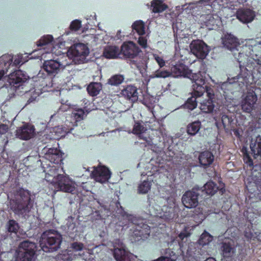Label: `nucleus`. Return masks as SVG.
<instances>
[{
	"mask_svg": "<svg viewBox=\"0 0 261 261\" xmlns=\"http://www.w3.org/2000/svg\"><path fill=\"white\" fill-rule=\"evenodd\" d=\"M63 153L58 149L50 148L45 152L41 166L45 173V178L50 181L56 191L71 193L75 190L69 177L59 174L63 170Z\"/></svg>",
	"mask_w": 261,
	"mask_h": 261,
	"instance_id": "1",
	"label": "nucleus"
},
{
	"mask_svg": "<svg viewBox=\"0 0 261 261\" xmlns=\"http://www.w3.org/2000/svg\"><path fill=\"white\" fill-rule=\"evenodd\" d=\"M33 204L31 192L20 188L16 190L14 198L10 201V208L15 214L24 217L30 213Z\"/></svg>",
	"mask_w": 261,
	"mask_h": 261,
	"instance_id": "2",
	"label": "nucleus"
},
{
	"mask_svg": "<svg viewBox=\"0 0 261 261\" xmlns=\"http://www.w3.org/2000/svg\"><path fill=\"white\" fill-rule=\"evenodd\" d=\"M207 71L206 64L203 62L200 63L199 70L197 73H193L192 70H190L188 66L182 63L178 62L171 67V73L175 77L184 76L190 79L192 83H195L196 81L194 79L198 80L199 79L205 80V74Z\"/></svg>",
	"mask_w": 261,
	"mask_h": 261,
	"instance_id": "3",
	"label": "nucleus"
},
{
	"mask_svg": "<svg viewBox=\"0 0 261 261\" xmlns=\"http://www.w3.org/2000/svg\"><path fill=\"white\" fill-rule=\"evenodd\" d=\"M62 241V236L57 231L49 229L41 234L39 244L41 249L45 252L57 251Z\"/></svg>",
	"mask_w": 261,
	"mask_h": 261,
	"instance_id": "4",
	"label": "nucleus"
},
{
	"mask_svg": "<svg viewBox=\"0 0 261 261\" xmlns=\"http://www.w3.org/2000/svg\"><path fill=\"white\" fill-rule=\"evenodd\" d=\"M141 51L138 46L133 41L123 43L120 48V53L125 59H129V64L132 68L140 70L142 67L141 60L137 59Z\"/></svg>",
	"mask_w": 261,
	"mask_h": 261,
	"instance_id": "5",
	"label": "nucleus"
},
{
	"mask_svg": "<svg viewBox=\"0 0 261 261\" xmlns=\"http://www.w3.org/2000/svg\"><path fill=\"white\" fill-rule=\"evenodd\" d=\"M193 79L195 80L196 82L192 85V96L187 100L184 104V107L190 110H193L196 108L197 106L196 98L201 96L206 90L205 87L204 86L205 84V79H199L198 80L193 77Z\"/></svg>",
	"mask_w": 261,
	"mask_h": 261,
	"instance_id": "6",
	"label": "nucleus"
},
{
	"mask_svg": "<svg viewBox=\"0 0 261 261\" xmlns=\"http://www.w3.org/2000/svg\"><path fill=\"white\" fill-rule=\"evenodd\" d=\"M179 207L176 203L175 200L169 198L167 200V204L164 205L158 216L167 222L175 220L178 217Z\"/></svg>",
	"mask_w": 261,
	"mask_h": 261,
	"instance_id": "7",
	"label": "nucleus"
},
{
	"mask_svg": "<svg viewBox=\"0 0 261 261\" xmlns=\"http://www.w3.org/2000/svg\"><path fill=\"white\" fill-rule=\"evenodd\" d=\"M135 227L132 234V240L134 242L144 241L150 236V226L143 222V220H139L137 223H134Z\"/></svg>",
	"mask_w": 261,
	"mask_h": 261,
	"instance_id": "8",
	"label": "nucleus"
},
{
	"mask_svg": "<svg viewBox=\"0 0 261 261\" xmlns=\"http://www.w3.org/2000/svg\"><path fill=\"white\" fill-rule=\"evenodd\" d=\"M69 55L79 62H83L89 54V49L85 44L79 43L71 46L68 51Z\"/></svg>",
	"mask_w": 261,
	"mask_h": 261,
	"instance_id": "9",
	"label": "nucleus"
},
{
	"mask_svg": "<svg viewBox=\"0 0 261 261\" xmlns=\"http://www.w3.org/2000/svg\"><path fill=\"white\" fill-rule=\"evenodd\" d=\"M29 79L27 76L22 71L17 70L10 73L7 77V82L9 85L13 87V90H16Z\"/></svg>",
	"mask_w": 261,
	"mask_h": 261,
	"instance_id": "10",
	"label": "nucleus"
},
{
	"mask_svg": "<svg viewBox=\"0 0 261 261\" xmlns=\"http://www.w3.org/2000/svg\"><path fill=\"white\" fill-rule=\"evenodd\" d=\"M91 175L96 181L103 184L107 182L110 178L111 172L106 166L99 165L97 167H93Z\"/></svg>",
	"mask_w": 261,
	"mask_h": 261,
	"instance_id": "11",
	"label": "nucleus"
},
{
	"mask_svg": "<svg viewBox=\"0 0 261 261\" xmlns=\"http://www.w3.org/2000/svg\"><path fill=\"white\" fill-rule=\"evenodd\" d=\"M191 52L197 58L203 59L207 55L209 50L207 45L202 40H193L190 44Z\"/></svg>",
	"mask_w": 261,
	"mask_h": 261,
	"instance_id": "12",
	"label": "nucleus"
},
{
	"mask_svg": "<svg viewBox=\"0 0 261 261\" xmlns=\"http://www.w3.org/2000/svg\"><path fill=\"white\" fill-rule=\"evenodd\" d=\"M35 135V128L33 125L24 123L16 130V137L22 140H29Z\"/></svg>",
	"mask_w": 261,
	"mask_h": 261,
	"instance_id": "13",
	"label": "nucleus"
},
{
	"mask_svg": "<svg viewBox=\"0 0 261 261\" xmlns=\"http://www.w3.org/2000/svg\"><path fill=\"white\" fill-rule=\"evenodd\" d=\"M65 66L56 60H48L44 61L43 68L50 76H55Z\"/></svg>",
	"mask_w": 261,
	"mask_h": 261,
	"instance_id": "14",
	"label": "nucleus"
},
{
	"mask_svg": "<svg viewBox=\"0 0 261 261\" xmlns=\"http://www.w3.org/2000/svg\"><path fill=\"white\" fill-rule=\"evenodd\" d=\"M204 86L206 89L205 92H206L208 99H205L201 102L200 109L203 113H211L213 112L215 108L214 101L213 100L215 95L211 87L205 85V84Z\"/></svg>",
	"mask_w": 261,
	"mask_h": 261,
	"instance_id": "15",
	"label": "nucleus"
},
{
	"mask_svg": "<svg viewBox=\"0 0 261 261\" xmlns=\"http://www.w3.org/2000/svg\"><path fill=\"white\" fill-rule=\"evenodd\" d=\"M193 188L191 191L186 192L182 197V202L187 208L195 207L198 204V197L199 194Z\"/></svg>",
	"mask_w": 261,
	"mask_h": 261,
	"instance_id": "16",
	"label": "nucleus"
},
{
	"mask_svg": "<svg viewBox=\"0 0 261 261\" xmlns=\"http://www.w3.org/2000/svg\"><path fill=\"white\" fill-rule=\"evenodd\" d=\"M256 101L257 96L255 92H248L242 101L241 107L243 111L246 113H251L254 109Z\"/></svg>",
	"mask_w": 261,
	"mask_h": 261,
	"instance_id": "17",
	"label": "nucleus"
},
{
	"mask_svg": "<svg viewBox=\"0 0 261 261\" xmlns=\"http://www.w3.org/2000/svg\"><path fill=\"white\" fill-rule=\"evenodd\" d=\"M222 39L224 46L230 50L232 54L235 51H239L242 48L240 46L238 39L232 35L229 34L225 35Z\"/></svg>",
	"mask_w": 261,
	"mask_h": 261,
	"instance_id": "18",
	"label": "nucleus"
},
{
	"mask_svg": "<svg viewBox=\"0 0 261 261\" xmlns=\"http://www.w3.org/2000/svg\"><path fill=\"white\" fill-rule=\"evenodd\" d=\"M214 155L208 150H205L199 153L198 163L199 167L207 169L211 166L214 161Z\"/></svg>",
	"mask_w": 261,
	"mask_h": 261,
	"instance_id": "19",
	"label": "nucleus"
},
{
	"mask_svg": "<svg viewBox=\"0 0 261 261\" xmlns=\"http://www.w3.org/2000/svg\"><path fill=\"white\" fill-rule=\"evenodd\" d=\"M120 94L125 98V99L134 102L137 101L138 99V89L135 86L129 85H127L122 89Z\"/></svg>",
	"mask_w": 261,
	"mask_h": 261,
	"instance_id": "20",
	"label": "nucleus"
},
{
	"mask_svg": "<svg viewBox=\"0 0 261 261\" xmlns=\"http://www.w3.org/2000/svg\"><path fill=\"white\" fill-rule=\"evenodd\" d=\"M37 248L36 243L29 241H24L20 243L18 251L25 253L28 255H30L35 258Z\"/></svg>",
	"mask_w": 261,
	"mask_h": 261,
	"instance_id": "21",
	"label": "nucleus"
},
{
	"mask_svg": "<svg viewBox=\"0 0 261 261\" xmlns=\"http://www.w3.org/2000/svg\"><path fill=\"white\" fill-rule=\"evenodd\" d=\"M34 259V257H32L31 255H28L25 253L18 250L17 251V254L14 260L11 258V254L9 252L3 254L1 257L2 261H33Z\"/></svg>",
	"mask_w": 261,
	"mask_h": 261,
	"instance_id": "22",
	"label": "nucleus"
},
{
	"mask_svg": "<svg viewBox=\"0 0 261 261\" xmlns=\"http://www.w3.org/2000/svg\"><path fill=\"white\" fill-rule=\"evenodd\" d=\"M237 17L241 21L248 23L253 20L254 14L253 11L249 9H239L237 12Z\"/></svg>",
	"mask_w": 261,
	"mask_h": 261,
	"instance_id": "23",
	"label": "nucleus"
},
{
	"mask_svg": "<svg viewBox=\"0 0 261 261\" xmlns=\"http://www.w3.org/2000/svg\"><path fill=\"white\" fill-rule=\"evenodd\" d=\"M114 256L117 261H132V254L124 249L115 248Z\"/></svg>",
	"mask_w": 261,
	"mask_h": 261,
	"instance_id": "24",
	"label": "nucleus"
},
{
	"mask_svg": "<svg viewBox=\"0 0 261 261\" xmlns=\"http://www.w3.org/2000/svg\"><path fill=\"white\" fill-rule=\"evenodd\" d=\"M250 147L254 158L261 155V137L259 135L255 140H251Z\"/></svg>",
	"mask_w": 261,
	"mask_h": 261,
	"instance_id": "25",
	"label": "nucleus"
},
{
	"mask_svg": "<svg viewBox=\"0 0 261 261\" xmlns=\"http://www.w3.org/2000/svg\"><path fill=\"white\" fill-rule=\"evenodd\" d=\"M221 249L224 258L232 256L236 251L233 244L230 242L222 243Z\"/></svg>",
	"mask_w": 261,
	"mask_h": 261,
	"instance_id": "26",
	"label": "nucleus"
},
{
	"mask_svg": "<svg viewBox=\"0 0 261 261\" xmlns=\"http://www.w3.org/2000/svg\"><path fill=\"white\" fill-rule=\"evenodd\" d=\"M120 53V50L116 46H108L103 52V56L107 59H116Z\"/></svg>",
	"mask_w": 261,
	"mask_h": 261,
	"instance_id": "27",
	"label": "nucleus"
},
{
	"mask_svg": "<svg viewBox=\"0 0 261 261\" xmlns=\"http://www.w3.org/2000/svg\"><path fill=\"white\" fill-rule=\"evenodd\" d=\"M147 130L141 122L137 121H135L132 133L138 136L140 139H142L145 141H147V138L143 136L144 133Z\"/></svg>",
	"mask_w": 261,
	"mask_h": 261,
	"instance_id": "28",
	"label": "nucleus"
},
{
	"mask_svg": "<svg viewBox=\"0 0 261 261\" xmlns=\"http://www.w3.org/2000/svg\"><path fill=\"white\" fill-rule=\"evenodd\" d=\"M242 48L240 49L239 51H235L233 53L234 58L237 60L239 64V67L241 70L246 66L247 63L248 57L246 54L241 52Z\"/></svg>",
	"mask_w": 261,
	"mask_h": 261,
	"instance_id": "29",
	"label": "nucleus"
},
{
	"mask_svg": "<svg viewBox=\"0 0 261 261\" xmlns=\"http://www.w3.org/2000/svg\"><path fill=\"white\" fill-rule=\"evenodd\" d=\"M201 127V123L199 120L190 123L187 126V133L190 136H194L199 132Z\"/></svg>",
	"mask_w": 261,
	"mask_h": 261,
	"instance_id": "30",
	"label": "nucleus"
},
{
	"mask_svg": "<svg viewBox=\"0 0 261 261\" xmlns=\"http://www.w3.org/2000/svg\"><path fill=\"white\" fill-rule=\"evenodd\" d=\"M152 12L158 13L163 12L168 8V6L162 0H153L151 2Z\"/></svg>",
	"mask_w": 261,
	"mask_h": 261,
	"instance_id": "31",
	"label": "nucleus"
},
{
	"mask_svg": "<svg viewBox=\"0 0 261 261\" xmlns=\"http://www.w3.org/2000/svg\"><path fill=\"white\" fill-rule=\"evenodd\" d=\"M13 57L11 55L5 54L0 57V68L5 69L8 71L10 66H12Z\"/></svg>",
	"mask_w": 261,
	"mask_h": 261,
	"instance_id": "32",
	"label": "nucleus"
},
{
	"mask_svg": "<svg viewBox=\"0 0 261 261\" xmlns=\"http://www.w3.org/2000/svg\"><path fill=\"white\" fill-rule=\"evenodd\" d=\"M202 192H205L207 195H213L218 190L217 185L212 181L207 182L202 188Z\"/></svg>",
	"mask_w": 261,
	"mask_h": 261,
	"instance_id": "33",
	"label": "nucleus"
},
{
	"mask_svg": "<svg viewBox=\"0 0 261 261\" xmlns=\"http://www.w3.org/2000/svg\"><path fill=\"white\" fill-rule=\"evenodd\" d=\"M102 88L100 83L93 82L90 83L87 87V91L92 96L97 95Z\"/></svg>",
	"mask_w": 261,
	"mask_h": 261,
	"instance_id": "34",
	"label": "nucleus"
},
{
	"mask_svg": "<svg viewBox=\"0 0 261 261\" xmlns=\"http://www.w3.org/2000/svg\"><path fill=\"white\" fill-rule=\"evenodd\" d=\"M213 237L208 232L204 231L200 236L198 243L200 246H204L209 244L213 240Z\"/></svg>",
	"mask_w": 261,
	"mask_h": 261,
	"instance_id": "35",
	"label": "nucleus"
},
{
	"mask_svg": "<svg viewBox=\"0 0 261 261\" xmlns=\"http://www.w3.org/2000/svg\"><path fill=\"white\" fill-rule=\"evenodd\" d=\"M132 29L135 31L139 35L141 36L145 34L144 23L142 20L135 21L132 24Z\"/></svg>",
	"mask_w": 261,
	"mask_h": 261,
	"instance_id": "36",
	"label": "nucleus"
},
{
	"mask_svg": "<svg viewBox=\"0 0 261 261\" xmlns=\"http://www.w3.org/2000/svg\"><path fill=\"white\" fill-rule=\"evenodd\" d=\"M8 232L16 234L19 229L18 223L14 220H9L6 224Z\"/></svg>",
	"mask_w": 261,
	"mask_h": 261,
	"instance_id": "37",
	"label": "nucleus"
},
{
	"mask_svg": "<svg viewBox=\"0 0 261 261\" xmlns=\"http://www.w3.org/2000/svg\"><path fill=\"white\" fill-rule=\"evenodd\" d=\"M124 78L122 75L115 74L111 76L108 81V84L111 86H117L120 85L124 81Z\"/></svg>",
	"mask_w": 261,
	"mask_h": 261,
	"instance_id": "38",
	"label": "nucleus"
},
{
	"mask_svg": "<svg viewBox=\"0 0 261 261\" xmlns=\"http://www.w3.org/2000/svg\"><path fill=\"white\" fill-rule=\"evenodd\" d=\"M233 121V120L231 117L225 114L222 115L221 122L225 129L229 130L231 128V123Z\"/></svg>",
	"mask_w": 261,
	"mask_h": 261,
	"instance_id": "39",
	"label": "nucleus"
},
{
	"mask_svg": "<svg viewBox=\"0 0 261 261\" xmlns=\"http://www.w3.org/2000/svg\"><path fill=\"white\" fill-rule=\"evenodd\" d=\"M151 182L148 180H144L138 187V193L140 194H146L150 190Z\"/></svg>",
	"mask_w": 261,
	"mask_h": 261,
	"instance_id": "40",
	"label": "nucleus"
},
{
	"mask_svg": "<svg viewBox=\"0 0 261 261\" xmlns=\"http://www.w3.org/2000/svg\"><path fill=\"white\" fill-rule=\"evenodd\" d=\"M53 39V37L51 35L43 36L37 41V45L38 46H43L51 42Z\"/></svg>",
	"mask_w": 261,
	"mask_h": 261,
	"instance_id": "41",
	"label": "nucleus"
},
{
	"mask_svg": "<svg viewBox=\"0 0 261 261\" xmlns=\"http://www.w3.org/2000/svg\"><path fill=\"white\" fill-rule=\"evenodd\" d=\"M85 115V111L83 109H78L72 112L71 116L74 118L76 122H77L83 120Z\"/></svg>",
	"mask_w": 261,
	"mask_h": 261,
	"instance_id": "42",
	"label": "nucleus"
},
{
	"mask_svg": "<svg viewBox=\"0 0 261 261\" xmlns=\"http://www.w3.org/2000/svg\"><path fill=\"white\" fill-rule=\"evenodd\" d=\"M153 75L154 77L166 78L170 76L171 73L166 70L159 69L154 72Z\"/></svg>",
	"mask_w": 261,
	"mask_h": 261,
	"instance_id": "43",
	"label": "nucleus"
},
{
	"mask_svg": "<svg viewBox=\"0 0 261 261\" xmlns=\"http://www.w3.org/2000/svg\"><path fill=\"white\" fill-rule=\"evenodd\" d=\"M242 151L243 153V160H244V162L246 164H248V165H249V166H253V160H252L251 158L249 155L247 148L243 147L242 148Z\"/></svg>",
	"mask_w": 261,
	"mask_h": 261,
	"instance_id": "44",
	"label": "nucleus"
},
{
	"mask_svg": "<svg viewBox=\"0 0 261 261\" xmlns=\"http://www.w3.org/2000/svg\"><path fill=\"white\" fill-rule=\"evenodd\" d=\"M54 132L56 133V137L55 139H59L63 137H64L66 134V131H64L62 127L60 126L55 127L54 128Z\"/></svg>",
	"mask_w": 261,
	"mask_h": 261,
	"instance_id": "45",
	"label": "nucleus"
},
{
	"mask_svg": "<svg viewBox=\"0 0 261 261\" xmlns=\"http://www.w3.org/2000/svg\"><path fill=\"white\" fill-rule=\"evenodd\" d=\"M82 27L81 21L78 19L73 20L70 25V29L72 31H76Z\"/></svg>",
	"mask_w": 261,
	"mask_h": 261,
	"instance_id": "46",
	"label": "nucleus"
},
{
	"mask_svg": "<svg viewBox=\"0 0 261 261\" xmlns=\"http://www.w3.org/2000/svg\"><path fill=\"white\" fill-rule=\"evenodd\" d=\"M71 248L74 251H81L84 248V245L82 243L75 242L71 244Z\"/></svg>",
	"mask_w": 261,
	"mask_h": 261,
	"instance_id": "47",
	"label": "nucleus"
},
{
	"mask_svg": "<svg viewBox=\"0 0 261 261\" xmlns=\"http://www.w3.org/2000/svg\"><path fill=\"white\" fill-rule=\"evenodd\" d=\"M153 57L160 68H162L165 65V61L163 57H160L156 54H154Z\"/></svg>",
	"mask_w": 261,
	"mask_h": 261,
	"instance_id": "48",
	"label": "nucleus"
},
{
	"mask_svg": "<svg viewBox=\"0 0 261 261\" xmlns=\"http://www.w3.org/2000/svg\"><path fill=\"white\" fill-rule=\"evenodd\" d=\"M138 42L143 48H146L147 47V40L145 37L140 36Z\"/></svg>",
	"mask_w": 261,
	"mask_h": 261,
	"instance_id": "49",
	"label": "nucleus"
},
{
	"mask_svg": "<svg viewBox=\"0 0 261 261\" xmlns=\"http://www.w3.org/2000/svg\"><path fill=\"white\" fill-rule=\"evenodd\" d=\"M13 59L14 61H12V66H17L19 65L20 63H21L22 59V55H17V56H15Z\"/></svg>",
	"mask_w": 261,
	"mask_h": 261,
	"instance_id": "50",
	"label": "nucleus"
},
{
	"mask_svg": "<svg viewBox=\"0 0 261 261\" xmlns=\"http://www.w3.org/2000/svg\"><path fill=\"white\" fill-rule=\"evenodd\" d=\"M9 130V127L7 125L4 124H0V134H5Z\"/></svg>",
	"mask_w": 261,
	"mask_h": 261,
	"instance_id": "51",
	"label": "nucleus"
},
{
	"mask_svg": "<svg viewBox=\"0 0 261 261\" xmlns=\"http://www.w3.org/2000/svg\"><path fill=\"white\" fill-rule=\"evenodd\" d=\"M241 78L240 76L238 75V76H236V77L233 78V80H234L233 82L234 83H235V82H241V83H243V84L247 83L246 77H245L243 78L242 81H240V80H241Z\"/></svg>",
	"mask_w": 261,
	"mask_h": 261,
	"instance_id": "52",
	"label": "nucleus"
},
{
	"mask_svg": "<svg viewBox=\"0 0 261 261\" xmlns=\"http://www.w3.org/2000/svg\"><path fill=\"white\" fill-rule=\"evenodd\" d=\"M245 236L248 239H252V238H254V236L252 232H247V231L245 232Z\"/></svg>",
	"mask_w": 261,
	"mask_h": 261,
	"instance_id": "53",
	"label": "nucleus"
},
{
	"mask_svg": "<svg viewBox=\"0 0 261 261\" xmlns=\"http://www.w3.org/2000/svg\"><path fill=\"white\" fill-rule=\"evenodd\" d=\"M37 98V96H31L29 98V99L27 100V105H29L34 101H35L36 100V99Z\"/></svg>",
	"mask_w": 261,
	"mask_h": 261,
	"instance_id": "54",
	"label": "nucleus"
},
{
	"mask_svg": "<svg viewBox=\"0 0 261 261\" xmlns=\"http://www.w3.org/2000/svg\"><path fill=\"white\" fill-rule=\"evenodd\" d=\"M8 71L4 68H0V80L2 79V77L4 76L5 73H7Z\"/></svg>",
	"mask_w": 261,
	"mask_h": 261,
	"instance_id": "55",
	"label": "nucleus"
},
{
	"mask_svg": "<svg viewBox=\"0 0 261 261\" xmlns=\"http://www.w3.org/2000/svg\"><path fill=\"white\" fill-rule=\"evenodd\" d=\"M48 135H44L43 137H42V140H41V142L43 143V144H46L47 143V141H45L44 139V138H45V139H47V137H48Z\"/></svg>",
	"mask_w": 261,
	"mask_h": 261,
	"instance_id": "56",
	"label": "nucleus"
},
{
	"mask_svg": "<svg viewBox=\"0 0 261 261\" xmlns=\"http://www.w3.org/2000/svg\"><path fill=\"white\" fill-rule=\"evenodd\" d=\"M204 261H216L213 257H209L206 259Z\"/></svg>",
	"mask_w": 261,
	"mask_h": 261,
	"instance_id": "57",
	"label": "nucleus"
},
{
	"mask_svg": "<svg viewBox=\"0 0 261 261\" xmlns=\"http://www.w3.org/2000/svg\"><path fill=\"white\" fill-rule=\"evenodd\" d=\"M225 191V190L224 188H222L220 189V193H221V194H223Z\"/></svg>",
	"mask_w": 261,
	"mask_h": 261,
	"instance_id": "58",
	"label": "nucleus"
},
{
	"mask_svg": "<svg viewBox=\"0 0 261 261\" xmlns=\"http://www.w3.org/2000/svg\"><path fill=\"white\" fill-rule=\"evenodd\" d=\"M207 17L209 18V20H210V18H211L212 16V15H208Z\"/></svg>",
	"mask_w": 261,
	"mask_h": 261,
	"instance_id": "59",
	"label": "nucleus"
},
{
	"mask_svg": "<svg viewBox=\"0 0 261 261\" xmlns=\"http://www.w3.org/2000/svg\"><path fill=\"white\" fill-rule=\"evenodd\" d=\"M246 2H247V0H242V3Z\"/></svg>",
	"mask_w": 261,
	"mask_h": 261,
	"instance_id": "60",
	"label": "nucleus"
},
{
	"mask_svg": "<svg viewBox=\"0 0 261 261\" xmlns=\"http://www.w3.org/2000/svg\"><path fill=\"white\" fill-rule=\"evenodd\" d=\"M233 83V82H230L229 83L228 85H231V83Z\"/></svg>",
	"mask_w": 261,
	"mask_h": 261,
	"instance_id": "61",
	"label": "nucleus"
},
{
	"mask_svg": "<svg viewBox=\"0 0 261 261\" xmlns=\"http://www.w3.org/2000/svg\"><path fill=\"white\" fill-rule=\"evenodd\" d=\"M8 142V141L7 140L6 142V144Z\"/></svg>",
	"mask_w": 261,
	"mask_h": 261,
	"instance_id": "62",
	"label": "nucleus"
}]
</instances>
